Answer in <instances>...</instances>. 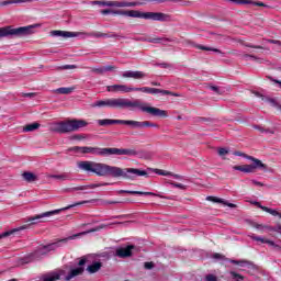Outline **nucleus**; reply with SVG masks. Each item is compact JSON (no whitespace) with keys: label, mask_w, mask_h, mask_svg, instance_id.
<instances>
[{"label":"nucleus","mask_w":281,"mask_h":281,"mask_svg":"<svg viewBox=\"0 0 281 281\" xmlns=\"http://www.w3.org/2000/svg\"><path fill=\"white\" fill-rule=\"evenodd\" d=\"M79 170L88 172V175H97V177H113L114 179H127L128 181H135L137 177H148V172L142 169L135 168H120L103 162H97L91 160H83L77 164Z\"/></svg>","instance_id":"f257e3e1"},{"label":"nucleus","mask_w":281,"mask_h":281,"mask_svg":"<svg viewBox=\"0 0 281 281\" xmlns=\"http://www.w3.org/2000/svg\"><path fill=\"white\" fill-rule=\"evenodd\" d=\"M92 109H130V111H135L139 109L143 113H148L153 117H168V112L155 106H148L139 99L131 100L126 98H110L105 100H99L91 104Z\"/></svg>","instance_id":"f03ea898"},{"label":"nucleus","mask_w":281,"mask_h":281,"mask_svg":"<svg viewBox=\"0 0 281 281\" xmlns=\"http://www.w3.org/2000/svg\"><path fill=\"white\" fill-rule=\"evenodd\" d=\"M85 126H89V123L87 121L72 119L53 123L50 125V131H53V133L60 134L74 133L76 131H79V128H85Z\"/></svg>","instance_id":"7ed1b4c3"},{"label":"nucleus","mask_w":281,"mask_h":281,"mask_svg":"<svg viewBox=\"0 0 281 281\" xmlns=\"http://www.w3.org/2000/svg\"><path fill=\"white\" fill-rule=\"evenodd\" d=\"M121 16H131L132 19H145V21H160L166 23L171 21L170 15L161 12H140L137 10H121Z\"/></svg>","instance_id":"20e7f679"},{"label":"nucleus","mask_w":281,"mask_h":281,"mask_svg":"<svg viewBox=\"0 0 281 281\" xmlns=\"http://www.w3.org/2000/svg\"><path fill=\"white\" fill-rule=\"evenodd\" d=\"M87 203H89V201H81V202L70 204L66 207L47 211V212L34 215V216H30L24 221V223H30V225H38V223H45V218H49L50 216H56V214H60L61 212H67V210H71L74 207H78V206L85 205Z\"/></svg>","instance_id":"39448f33"},{"label":"nucleus","mask_w":281,"mask_h":281,"mask_svg":"<svg viewBox=\"0 0 281 281\" xmlns=\"http://www.w3.org/2000/svg\"><path fill=\"white\" fill-rule=\"evenodd\" d=\"M34 25L20 26L18 29H12V26L0 27V38H7V36H27L32 34Z\"/></svg>","instance_id":"423d86ee"},{"label":"nucleus","mask_w":281,"mask_h":281,"mask_svg":"<svg viewBox=\"0 0 281 281\" xmlns=\"http://www.w3.org/2000/svg\"><path fill=\"white\" fill-rule=\"evenodd\" d=\"M68 151L82 153L83 155H99L101 157H106L110 155L111 148L75 146V147H70Z\"/></svg>","instance_id":"0eeeda50"},{"label":"nucleus","mask_w":281,"mask_h":281,"mask_svg":"<svg viewBox=\"0 0 281 281\" xmlns=\"http://www.w3.org/2000/svg\"><path fill=\"white\" fill-rule=\"evenodd\" d=\"M249 161H252L251 165L244 166H234L233 170H238L239 172L251 173L255 170H267V165L262 162V160L255 157H247Z\"/></svg>","instance_id":"6e6552de"},{"label":"nucleus","mask_w":281,"mask_h":281,"mask_svg":"<svg viewBox=\"0 0 281 281\" xmlns=\"http://www.w3.org/2000/svg\"><path fill=\"white\" fill-rule=\"evenodd\" d=\"M148 0H130V1H104L103 8H137L145 5Z\"/></svg>","instance_id":"1a4fd4ad"},{"label":"nucleus","mask_w":281,"mask_h":281,"mask_svg":"<svg viewBox=\"0 0 281 281\" xmlns=\"http://www.w3.org/2000/svg\"><path fill=\"white\" fill-rule=\"evenodd\" d=\"M120 124H124L125 126H131L132 128H159V125L155 123H150L148 121H131V120H120Z\"/></svg>","instance_id":"9d476101"},{"label":"nucleus","mask_w":281,"mask_h":281,"mask_svg":"<svg viewBox=\"0 0 281 281\" xmlns=\"http://www.w3.org/2000/svg\"><path fill=\"white\" fill-rule=\"evenodd\" d=\"M140 92L142 93H149L151 95L160 93L161 95H172L173 98H179V93H175V92H171L169 90H161V89H158V88L142 87Z\"/></svg>","instance_id":"9b49d317"},{"label":"nucleus","mask_w":281,"mask_h":281,"mask_svg":"<svg viewBox=\"0 0 281 281\" xmlns=\"http://www.w3.org/2000/svg\"><path fill=\"white\" fill-rule=\"evenodd\" d=\"M110 155H125L127 157H137L139 155V151L133 148H110Z\"/></svg>","instance_id":"f8f14e48"},{"label":"nucleus","mask_w":281,"mask_h":281,"mask_svg":"<svg viewBox=\"0 0 281 281\" xmlns=\"http://www.w3.org/2000/svg\"><path fill=\"white\" fill-rule=\"evenodd\" d=\"M213 260H227V262H231L232 265H238V267H249L251 266L250 261L247 260H236V259H227L225 258V256L218 254V252H214L212 255Z\"/></svg>","instance_id":"ddd939ff"},{"label":"nucleus","mask_w":281,"mask_h":281,"mask_svg":"<svg viewBox=\"0 0 281 281\" xmlns=\"http://www.w3.org/2000/svg\"><path fill=\"white\" fill-rule=\"evenodd\" d=\"M133 249H135L134 245H128L124 248H119L115 251V256H117V258H131V256H133Z\"/></svg>","instance_id":"4468645a"},{"label":"nucleus","mask_w":281,"mask_h":281,"mask_svg":"<svg viewBox=\"0 0 281 281\" xmlns=\"http://www.w3.org/2000/svg\"><path fill=\"white\" fill-rule=\"evenodd\" d=\"M106 91H109V93H131L130 87L126 85L108 86Z\"/></svg>","instance_id":"2eb2a0df"},{"label":"nucleus","mask_w":281,"mask_h":281,"mask_svg":"<svg viewBox=\"0 0 281 281\" xmlns=\"http://www.w3.org/2000/svg\"><path fill=\"white\" fill-rule=\"evenodd\" d=\"M76 236H78V235H74L68 238L60 239L58 241L45 245L44 247L46 248V251L48 254H49V251H56V249H58V247H61L63 243H67V240H74V238H76Z\"/></svg>","instance_id":"dca6fc26"},{"label":"nucleus","mask_w":281,"mask_h":281,"mask_svg":"<svg viewBox=\"0 0 281 281\" xmlns=\"http://www.w3.org/2000/svg\"><path fill=\"white\" fill-rule=\"evenodd\" d=\"M119 194H137L138 196H159L160 199H166L165 196H161L159 193L144 191L120 190Z\"/></svg>","instance_id":"f3484780"},{"label":"nucleus","mask_w":281,"mask_h":281,"mask_svg":"<svg viewBox=\"0 0 281 281\" xmlns=\"http://www.w3.org/2000/svg\"><path fill=\"white\" fill-rule=\"evenodd\" d=\"M248 236L251 240H255L256 243H261L262 245H270V247H278V245H276L273 240L266 239L262 236H257L254 233H250Z\"/></svg>","instance_id":"a211bd4d"},{"label":"nucleus","mask_w":281,"mask_h":281,"mask_svg":"<svg viewBox=\"0 0 281 281\" xmlns=\"http://www.w3.org/2000/svg\"><path fill=\"white\" fill-rule=\"evenodd\" d=\"M123 78H134V80H142V78H146V74L139 70L133 71L127 70L122 74Z\"/></svg>","instance_id":"6ab92c4d"},{"label":"nucleus","mask_w":281,"mask_h":281,"mask_svg":"<svg viewBox=\"0 0 281 281\" xmlns=\"http://www.w3.org/2000/svg\"><path fill=\"white\" fill-rule=\"evenodd\" d=\"M102 186H109V183H93L90 186H80V187H74L71 189H69L70 192H78V191H82V190H94V188H100Z\"/></svg>","instance_id":"aec40b11"},{"label":"nucleus","mask_w":281,"mask_h":281,"mask_svg":"<svg viewBox=\"0 0 281 281\" xmlns=\"http://www.w3.org/2000/svg\"><path fill=\"white\" fill-rule=\"evenodd\" d=\"M47 248H45V246H40L31 254V258H33V260H41V258H43V256H47Z\"/></svg>","instance_id":"412c9836"},{"label":"nucleus","mask_w":281,"mask_h":281,"mask_svg":"<svg viewBox=\"0 0 281 281\" xmlns=\"http://www.w3.org/2000/svg\"><path fill=\"white\" fill-rule=\"evenodd\" d=\"M50 36H60L61 38H74L75 36H77V34L69 31H52Z\"/></svg>","instance_id":"4be33fe9"},{"label":"nucleus","mask_w":281,"mask_h":281,"mask_svg":"<svg viewBox=\"0 0 281 281\" xmlns=\"http://www.w3.org/2000/svg\"><path fill=\"white\" fill-rule=\"evenodd\" d=\"M85 273V267H78L70 270V272L66 276L65 280L69 281L72 280V278H76L77 276H82Z\"/></svg>","instance_id":"5701e85b"},{"label":"nucleus","mask_w":281,"mask_h":281,"mask_svg":"<svg viewBox=\"0 0 281 281\" xmlns=\"http://www.w3.org/2000/svg\"><path fill=\"white\" fill-rule=\"evenodd\" d=\"M27 227H30V225H22L20 227L13 228L11 231H7L4 233L0 234V239L1 238H8V236H12V234H16V232H23V229H27Z\"/></svg>","instance_id":"b1692460"},{"label":"nucleus","mask_w":281,"mask_h":281,"mask_svg":"<svg viewBox=\"0 0 281 281\" xmlns=\"http://www.w3.org/2000/svg\"><path fill=\"white\" fill-rule=\"evenodd\" d=\"M206 201H212L213 203H222L223 205H226L227 207H236V204L229 203V202L225 201L224 199L212 196V195H209L206 198Z\"/></svg>","instance_id":"393cba45"},{"label":"nucleus","mask_w":281,"mask_h":281,"mask_svg":"<svg viewBox=\"0 0 281 281\" xmlns=\"http://www.w3.org/2000/svg\"><path fill=\"white\" fill-rule=\"evenodd\" d=\"M147 43H155L156 45H168L170 38L168 37H148Z\"/></svg>","instance_id":"a878e982"},{"label":"nucleus","mask_w":281,"mask_h":281,"mask_svg":"<svg viewBox=\"0 0 281 281\" xmlns=\"http://www.w3.org/2000/svg\"><path fill=\"white\" fill-rule=\"evenodd\" d=\"M97 124H99V126H111L113 124H120V120L100 119V120H97Z\"/></svg>","instance_id":"bb28decb"},{"label":"nucleus","mask_w":281,"mask_h":281,"mask_svg":"<svg viewBox=\"0 0 281 281\" xmlns=\"http://www.w3.org/2000/svg\"><path fill=\"white\" fill-rule=\"evenodd\" d=\"M63 271L60 272H50L48 274L43 276V281H56L60 280V276H63Z\"/></svg>","instance_id":"cd10ccee"},{"label":"nucleus","mask_w":281,"mask_h":281,"mask_svg":"<svg viewBox=\"0 0 281 281\" xmlns=\"http://www.w3.org/2000/svg\"><path fill=\"white\" fill-rule=\"evenodd\" d=\"M90 36H93V38H117V34H106L101 32H92L90 33Z\"/></svg>","instance_id":"c85d7f7f"},{"label":"nucleus","mask_w":281,"mask_h":281,"mask_svg":"<svg viewBox=\"0 0 281 281\" xmlns=\"http://www.w3.org/2000/svg\"><path fill=\"white\" fill-rule=\"evenodd\" d=\"M100 269H102V262L100 261H94L93 263H91L90 266H88L87 271L89 273H98V271H100Z\"/></svg>","instance_id":"c756f323"},{"label":"nucleus","mask_w":281,"mask_h":281,"mask_svg":"<svg viewBox=\"0 0 281 281\" xmlns=\"http://www.w3.org/2000/svg\"><path fill=\"white\" fill-rule=\"evenodd\" d=\"M76 91V87H70V88H58L55 90V93H60L61 95H69V93H74Z\"/></svg>","instance_id":"7c9ffc66"},{"label":"nucleus","mask_w":281,"mask_h":281,"mask_svg":"<svg viewBox=\"0 0 281 281\" xmlns=\"http://www.w3.org/2000/svg\"><path fill=\"white\" fill-rule=\"evenodd\" d=\"M36 0H4L0 3V5H12L13 3H32Z\"/></svg>","instance_id":"2f4dec72"},{"label":"nucleus","mask_w":281,"mask_h":281,"mask_svg":"<svg viewBox=\"0 0 281 281\" xmlns=\"http://www.w3.org/2000/svg\"><path fill=\"white\" fill-rule=\"evenodd\" d=\"M41 127V124L38 123H31V124H27L23 127V132L24 133H32L33 131H36L37 128Z\"/></svg>","instance_id":"473e14b6"},{"label":"nucleus","mask_w":281,"mask_h":281,"mask_svg":"<svg viewBox=\"0 0 281 281\" xmlns=\"http://www.w3.org/2000/svg\"><path fill=\"white\" fill-rule=\"evenodd\" d=\"M254 128H256V131H259V133H266V135H274L276 134V130L265 128L260 125H254Z\"/></svg>","instance_id":"72a5a7b5"},{"label":"nucleus","mask_w":281,"mask_h":281,"mask_svg":"<svg viewBox=\"0 0 281 281\" xmlns=\"http://www.w3.org/2000/svg\"><path fill=\"white\" fill-rule=\"evenodd\" d=\"M24 181H27L29 183H32V181H36V175L30 172V171H25L22 175Z\"/></svg>","instance_id":"f704fd0d"},{"label":"nucleus","mask_w":281,"mask_h":281,"mask_svg":"<svg viewBox=\"0 0 281 281\" xmlns=\"http://www.w3.org/2000/svg\"><path fill=\"white\" fill-rule=\"evenodd\" d=\"M103 16H106L108 14H115L121 16L122 10H113V9H103L100 11Z\"/></svg>","instance_id":"c9c22d12"},{"label":"nucleus","mask_w":281,"mask_h":281,"mask_svg":"<svg viewBox=\"0 0 281 281\" xmlns=\"http://www.w3.org/2000/svg\"><path fill=\"white\" fill-rule=\"evenodd\" d=\"M196 49H202L203 52H215V54H221V50L218 48H212L210 46L204 45H195Z\"/></svg>","instance_id":"e433bc0d"},{"label":"nucleus","mask_w":281,"mask_h":281,"mask_svg":"<svg viewBox=\"0 0 281 281\" xmlns=\"http://www.w3.org/2000/svg\"><path fill=\"white\" fill-rule=\"evenodd\" d=\"M261 210L263 212H267L268 214H271V216H279V218H281V213L278 212L277 210L274 209H270V207H267V206H261Z\"/></svg>","instance_id":"4c0bfd02"},{"label":"nucleus","mask_w":281,"mask_h":281,"mask_svg":"<svg viewBox=\"0 0 281 281\" xmlns=\"http://www.w3.org/2000/svg\"><path fill=\"white\" fill-rule=\"evenodd\" d=\"M229 3H235L236 5H245V3H251V0H226Z\"/></svg>","instance_id":"58836bf2"},{"label":"nucleus","mask_w":281,"mask_h":281,"mask_svg":"<svg viewBox=\"0 0 281 281\" xmlns=\"http://www.w3.org/2000/svg\"><path fill=\"white\" fill-rule=\"evenodd\" d=\"M155 172H156V175H159L160 177H170V175H172V172L161 170V169H155Z\"/></svg>","instance_id":"ea45409f"},{"label":"nucleus","mask_w":281,"mask_h":281,"mask_svg":"<svg viewBox=\"0 0 281 281\" xmlns=\"http://www.w3.org/2000/svg\"><path fill=\"white\" fill-rule=\"evenodd\" d=\"M217 154H218L220 157H225V155L229 154V149L225 148V147H220L217 149Z\"/></svg>","instance_id":"a19ab883"},{"label":"nucleus","mask_w":281,"mask_h":281,"mask_svg":"<svg viewBox=\"0 0 281 281\" xmlns=\"http://www.w3.org/2000/svg\"><path fill=\"white\" fill-rule=\"evenodd\" d=\"M53 179H60L61 181L69 180V175H54L52 176Z\"/></svg>","instance_id":"79ce46f5"},{"label":"nucleus","mask_w":281,"mask_h":281,"mask_svg":"<svg viewBox=\"0 0 281 281\" xmlns=\"http://www.w3.org/2000/svg\"><path fill=\"white\" fill-rule=\"evenodd\" d=\"M244 5H257V7H259V8H266V7H267V5L265 4V2H254L252 0H251L250 3H245Z\"/></svg>","instance_id":"37998d69"},{"label":"nucleus","mask_w":281,"mask_h":281,"mask_svg":"<svg viewBox=\"0 0 281 281\" xmlns=\"http://www.w3.org/2000/svg\"><path fill=\"white\" fill-rule=\"evenodd\" d=\"M100 229H104V225H101V226H99V227H97V228H91V229L88 231V232L81 233V235L91 234V233H93V232H99Z\"/></svg>","instance_id":"c03bdc74"},{"label":"nucleus","mask_w":281,"mask_h":281,"mask_svg":"<svg viewBox=\"0 0 281 281\" xmlns=\"http://www.w3.org/2000/svg\"><path fill=\"white\" fill-rule=\"evenodd\" d=\"M57 69L59 70L76 69V65H64V66L57 67Z\"/></svg>","instance_id":"a18cd8bd"},{"label":"nucleus","mask_w":281,"mask_h":281,"mask_svg":"<svg viewBox=\"0 0 281 281\" xmlns=\"http://www.w3.org/2000/svg\"><path fill=\"white\" fill-rule=\"evenodd\" d=\"M116 67L115 66H103V74H106L108 71H115Z\"/></svg>","instance_id":"49530a36"},{"label":"nucleus","mask_w":281,"mask_h":281,"mask_svg":"<svg viewBox=\"0 0 281 281\" xmlns=\"http://www.w3.org/2000/svg\"><path fill=\"white\" fill-rule=\"evenodd\" d=\"M93 74H104V66L92 68Z\"/></svg>","instance_id":"de8ad7c7"},{"label":"nucleus","mask_w":281,"mask_h":281,"mask_svg":"<svg viewBox=\"0 0 281 281\" xmlns=\"http://www.w3.org/2000/svg\"><path fill=\"white\" fill-rule=\"evenodd\" d=\"M233 155H235V157H244V159H247V157H254L241 151H234Z\"/></svg>","instance_id":"09e8293b"},{"label":"nucleus","mask_w":281,"mask_h":281,"mask_svg":"<svg viewBox=\"0 0 281 281\" xmlns=\"http://www.w3.org/2000/svg\"><path fill=\"white\" fill-rule=\"evenodd\" d=\"M170 186H172V188H179L180 190H186V186L179 182H171Z\"/></svg>","instance_id":"8fccbe9b"},{"label":"nucleus","mask_w":281,"mask_h":281,"mask_svg":"<svg viewBox=\"0 0 281 281\" xmlns=\"http://www.w3.org/2000/svg\"><path fill=\"white\" fill-rule=\"evenodd\" d=\"M117 203H122L120 201H111V200H104L102 202L103 205H117Z\"/></svg>","instance_id":"3c124183"},{"label":"nucleus","mask_w":281,"mask_h":281,"mask_svg":"<svg viewBox=\"0 0 281 281\" xmlns=\"http://www.w3.org/2000/svg\"><path fill=\"white\" fill-rule=\"evenodd\" d=\"M268 102H269V104H271V106H277V109H279V111H281V105L278 104V102H276V100L269 99Z\"/></svg>","instance_id":"603ef678"},{"label":"nucleus","mask_w":281,"mask_h":281,"mask_svg":"<svg viewBox=\"0 0 281 281\" xmlns=\"http://www.w3.org/2000/svg\"><path fill=\"white\" fill-rule=\"evenodd\" d=\"M244 45H245V47H250V48H252V49H263L262 46L252 45V44H249V43H246V44H244Z\"/></svg>","instance_id":"864d4df0"},{"label":"nucleus","mask_w":281,"mask_h":281,"mask_svg":"<svg viewBox=\"0 0 281 281\" xmlns=\"http://www.w3.org/2000/svg\"><path fill=\"white\" fill-rule=\"evenodd\" d=\"M211 91H214L215 93H223V91L221 90V87H216V86H211L210 87Z\"/></svg>","instance_id":"5fc2aeb1"},{"label":"nucleus","mask_w":281,"mask_h":281,"mask_svg":"<svg viewBox=\"0 0 281 281\" xmlns=\"http://www.w3.org/2000/svg\"><path fill=\"white\" fill-rule=\"evenodd\" d=\"M205 280H206V281H218V279H217L216 276H214V274H207V276L205 277Z\"/></svg>","instance_id":"6e6d98bb"},{"label":"nucleus","mask_w":281,"mask_h":281,"mask_svg":"<svg viewBox=\"0 0 281 281\" xmlns=\"http://www.w3.org/2000/svg\"><path fill=\"white\" fill-rule=\"evenodd\" d=\"M250 183H251L252 186H258L259 188L265 187V183H262V182H260V181H258V180H250Z\"/></svg>","instance_id":"4d7b16f0"},{"label":"nucleus","mask_w":281,"mask_h":281,"mask_svg":"<svg viewBox=\"0 0 281 281\" xmlns=\"http://www.w3.org/2000/svg\"><path fill=\"white\" fill-rule=\"evenodd\" d=\"M22 98H36V93L34 92L22 93Z\"/></svg>","instance_id":"13d9d810"},{"label":"nucleus","mask_w":281,"mask_h":281,"mask_svg":"<svg viewBox=\"0 0 281 281\" xmlns=\"http://www.w3.org/2000/svg\"><path fill=\"white\" fill-rule=\"evenodd\" d=\"M92 5H102L104 8V0H94L91 2Z\"/></svg>","instance_id":"bf43d9fd"},{"label":"nucleus","mask_w":281,"mask_h":281,"mask_svg":"<svg viewBox=\"0 0 281 281\" xmlns=\"http://www.w3.org/2000/svg\"><path fill=\"white\" fill-rule=\"evenodd\" d=\"M158 67H161L162 69H168L170 67V64L161 63L157 64Z\"/></svg>","instance_id":"052dcab7"},{"label":"nucleus","mask_w":281,"mask_h":281,"mask_svg":"<svg viewBox=\"0 0 281 281\" xmlns=\"http://www.w3.org/2000/svg\"><path fill=\"white\" fill-rule=\"evenodd\" d=\"M267 43H271L272 45H280V41L278 40H266Z\"/></svg>","instance_id":"680f3d73"},{"label":"nucleus","mask_w":281,"mask_h":281,"mask_svg":"<svg viewBox=\"0 0 281 281\" xmlns=\"http://www.w3.org/2000/svg\"><path fill=\"white\" fill-rule=\"evenodd\" d=\"M252 203V205H256L257 207H259V210H262V207H265L262 204H260V202H258V201H254V202H251Z\"/></svg>","instance_id":"e2e57ef3"},{"label":"nucleus","mask_w":281,"mask_h":281,"mask_svg":"<svg viewBox=\"0 0 281 281\" xmlns=\"http://www.w3.org/2000/svg\"><path fill=\"white\" fill-rule=\"evenodd\" d=\"M155 265L153 262H145V269H153Z\"/></svg>","instance_id":"0e129e2a"},{"label":"nucleus","mask_w":281,"mask_h":281,"mask_svg":"<svg viewBox=\"0 0 281 281\" xmlns=\"http://www.w3.org/2000/svg\"><path fill=\"white\" fill-rule=\"evenodd\" d=\"M87 265V259L82 258L79 260V267H85Z\"/></svg>","instance_id":"69168bd1"},{"label":"nucleus","mask_w":281,"mask_h":281,"mask_svg":"<svg viewBox=\"0 0 281 281\" xmlns=\"http://www.w3.org/2000/svg\"><path fill=\"white\" fill-rule=\"evenodd\" d=\"M169 177H173V179H183V177H181L180 175H177V173H172L169 175Z\"/></svg>","instance_id":"338daca9"},{"label":"nucleus","mask_w":281,"mask_h":281,"mask_svg":"<svg viewBox=\"0 0 281 281\" xmlns=\"http://www.w3.org/2000/svg\"><path fill=\"white\" fill-rule=\"evenodd\" d=\"M131 91H142V88L130 87V93H131Z\"/></svg>","instance_id":"774afa93"}]
</instances>
